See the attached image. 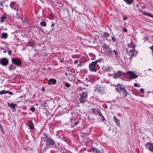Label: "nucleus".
<instances>
[{
  "instance_id": "nucleus-1",
  "label": "nucleus",
  "mask_w": 153,
  "mask_h": 153,
  "mask_svg": "<svg viewBox=\"0 0 153 153\" xmlns=\"http://www.w3.org/2000/svg\"><path fill=\"white\" fill-rule=\"evenodd\" d=\"M109 45H108L106 44H104L102 46L103 49H105L106 52L107 53V55L109 56H111L112 54V52L114 53L115 58H118V52L117 51L115 50H114L112 51L111 49L109 47Z\"/></svg>"
},
{
  "instance_id": "nucleus-2",
  "label": "nucleus",
  "mask_w": 153,
  "mask_h": 153,
  "mask_svg": "<svg viewBox=\"0 0 153 153\" xmlns=\"http://www.w3.org/2000/svg\"><path fill=\"white\" fill-rule=\"evenodd\" d=\"M116 86L117 88H115V90L119 92L120 95L123 96L124 97H126L128 95V92L123 85L119 84Z\"/></svg>"
},
{
  "instance_id": "nucleus-3",
  "label": "nucleus",
  "mask_w": 153,
  "mask_h": 153,
  "mask_svg": "<svg viewBox=\"0 0 153 153\" xmlns=\"http://www.w3.org/2000/svg\"><path fill=\"white\" fill-rule=\"evenodd\" d=\"M80 97L79 99V102L81 103H84L86 101L88 97V92L87 91H84L79 94Z\"/></svg>"
},
{
  "instance_id": "nucleus-4",
  "label": "nucleus",
  "mask_w": 153,
  "mask_h": 153,
  "mask_svg": "<svg viewBox=\"0 0 153 153\" xmlns=\"http://www.w3.org/2000/svg\"><path fill=\"white\" fill-rule=\"evenodd\" d=\"M98 62H100L99 60H97L92 62L90 63L89 68V69L90 71L94 72H96L97 71L95 69V67Z\"/></svg>"
},
{
  "instance_id": "nucleus-5",
  "label": "nucleus",
  "mask_w": 153,
  "mask_h": 153,
  "mask_svg": "<svg viewBox=\"0 0 153 153\" xmlns=\"http://www.w3.org/2000/svg\"><path fill=\"white\" fill-rule=\"evenodd\" d=\"M44 142L46 143L47 145L53 146L55 145V146H56V145L55 144V141L52 139L51 137H49L47 139L45 140Z\"/></svg>"
},
{
  "instance_id": "nucleus-6",
  "label": "nucleus",
  "mask_w": 153,
  "mask_h": 153,
  "mask_svg": "<svg viewBox=\"0 0 153 153\" xmlns=\"http://www.w3.org/2000/svg\"><path fill=\"white\" fill-rule=\"evenodd\" d=\"M12 62L17 66H19L21 63V60L19 58H13L11 59Z\"/></svg>"
},
{
  "instance_id": "nucleus-7",
  "label": "nucleus",
  "mask_w": 153,
  "mask_h": 153,
  "mask_svg": "<svg viewBox=\"0 0 153 153\" xmlns=\"http://www.w3.org/2000/svg\"><path fill=\"white\" fill-rule=\"evenodd\" d=\"M128 78L130 79H134L137 77V76L134 72L129 71L127 73Z\"/></svg>"
},
{
  "instance_id": "nucleus-8",
  "label": "nucleus",
  "mask_w": 153,
  "mask_h": 153,
  "mask_svg": "<svg viewBox=\"0 0 153 153\" xmlns=\"http://www.w3.org/2000/svg\"><path fill=\"white\" fill-rule=\"evenodd\" d=\"M146 148L153 153V143H147L145 145Z\"/></svg>"
},
{
  "instance_id": "nucleus-9",
  "label": "nucleus",
  "mask_w": 153,
  "mask_h": 153,
  "mask_svg": "<svg viewBox=\"0 0 153 153\" xmlns=\"http://www.w3.org/2000/svg\"><path fill=\"white\" fill-rule=\"evenodd\" d=\"M95 91L98 92L100 94H102L104 93L103 88L99 85H97L94 90Z\"/></svg>"
},
{
  "instance_id": "nucleus-10",
  "label": "nucleus",
  "mask_w": 153,
  "mask_h": 153,
  "mask_svg": "<svg viewBox=\"0 0 153 153\" xmlns=\"http://www.w3.org/2000/svg\"><path fill=\"white\" fill-rule=\"evenodd\" d=\"M8 63V59L5 58L1 59L0 61V64L3 66H6Z\"/></svg>"
},
{
  "instance_id": "nucleus-11",
  "label": "nucleus",
  "mask_w": 153,
  "mask_h": 153,
  "mask_svg": "<svg viewBox=\"0 0 153 153\" xmlns=\"http://www.w3.org/2000/svg\"><path fill=\"white\" fill-rule=\"evenodd\" d=\"M122 74V71H118L114 74L113 78L116 79L119 78L120 76Z\"/></svg>"
},
{
  "instance_id": "nucleus-12",
  "label": "nucleus",
  "mask_w": 153,
  "mask_h": 153,
  "mask_svg": "<svg viewBox=\"0 0 153 153\" xmlns=\"http://www.w3.org/2000/svg\"><path fill=\"white\" fill-rule=\"evenodd\" d=\"M56 82V79L53 78L50 79L48 81V84L49 85L55 84Z\"/></svg>"
},
{
  "instance_id": "nucleus-13",
  "label": "nucleus",
  "mask_w": 153,
  "mask_h": 153,
  "mask_svg": "<svg viewBox=\"0 0 153 153\" xmlns=\"http://www.w3.org/2000/svg\"><path fill=\"white\" fill-rule=\"evenodd\" d=\"M7 105L8 107H10L13 109V111H15V107L17 105L16 104L13 103H10L7 102Z\"/></svg>"
},
{
  "instance_id": "nucleus-14",
  "label": "nucleus",
  "mask_w": 153,
  "mask_h": 153,
  "mask_svg": "<svg viewBox=\"0 0 153 153\" xmlns=\"http://www.w3.org/2000/svg\"><path fill=\"white\" fill-rule=\"evenodd\" d=\"M28 124L30 129L33 130L34 129L33 123L32 121L29 120L28 121Z\"/></svg>"
},
{
  "instance_id": "nucleus-15",
  "label": "nucleus",
  "mask_w": 153,
  "mask_h": 153,
  "mask_svg": "<svg viewBox=\"0 0 153 153\" xmlns=\"http://www.w3.org/2000/svg\"><path fill=\"white\" fill-rule=\"evenodd\" d=\"M92 112L95 115H99L100 113L101 112L99 110L96 108H93L92 109Z\"/></svg>"
},
{
  "instance_id": "nucleus-16",
  "label": "nucleus",
  "mask_w": 153,
  "mask_h": 153,
  "mask_svg": "<svg viewBox=\"0 0 153 153\" xmlns=\"http://www.w3.org/2000/svg\"><path fill=\"white\" fill-rule=\"evenodd\" d=\"M91 152H93L94 153H100V151L97 149L96 148L91 147L90 149Z\"/></svg>"
},
{
  "instance_id": "nucleus-17",
  "label": "nucleus",
  "mask_w": 153,
  "mask_h": 153,
  "mask_svg": "<svg viewBox=\"0 0 153 153\" xmlns=\"http://www.w3.org/2000/svg\"><path fill=\"white\" fill-rule=\"evenodd\" d=\"M34 42L33 41H29L26 44V47H28L29 46H30L33 47V46L34 45Z\"/></svg>"
},
{
  "instance_id": "nucleus-18",
  "label": "nucleus",
  "mask_w": 153,
  "mask_h": 153,
  "mask_svg": "<svg viewBox=\"0 0 153 153\" xmlns=\"http://www.w3.org/2000/svg\"><path fill=\"white\" fill-rule=\"evenodd\" d=\"M8 36V34L6 33H3L1 35V39H6L7 38Z\"/></svg>"
},
{
  "instance_id": "nucleus-19",
  "label": "nucleus",
  "mask_w": 153,
  "mask_h": 153,
  "mask_svg": "<svg viewBox=\"0 0 153 153\" xmlns=\"http://www.w3.org/2000/svg\"><path fill=\"white\" fill-rule=\"evenodd\" d=\"M113 119L117 125L119 126L120 125V120L118 119L115 116L114 117Z\"/></svg>"
},
{
  "instance_id": "nucleus-20",
  "label": "nucleus",
  "mask_w": 153,
  "mask_h": 153,
  "mask_svg": "<svg viewBox=\"0 0 153 153\" xmlns=\"http://www.w3.org/2000/svg\"><path fill=\"white\" fill-rule=\"evenodd\" d=\"M113 68L112 67L108 66L105 68L104 70L105 72H110L111 70Z\"/></svg>"
},
{
  "instance_id": "nucleus-21",
  "label": "nucleus",
  "mask_w": 153,
  "mask_h": 153,
  "mask_svg": "<svg viewBox=\"0 0 153 153\" xmlns=\"http://www.w3.org/2000/svg\"><path fill=\"white\" fill-rule=\"evenodd\" d=\"M7 18L6 16L4 15H2L0 17L1 21L3 22H4V20Z\"/></svg>"
},
{
  "instance_id": "nucleus-22",
  "label": "nucleus",
  "mask_w": 153,
  "mask_h": 153,
  "mask_svg": "<svg viewBox=\"0 0 153 153\" xmlns=\"http://www.w3.org/2000/svg\"><path fill=\"white\" fill-rule=\"evenodd\" d=\"M128 47L132 48H135L136 45H135L132 42L128 44Z\"/></svg>"
},
{
  "instance_id": "nucleus-23",
  "label": "nucleus",
  "mask_w": 153,
  "mask_h": 153,
  "mask_svg": "<svg viewBox=\"0 0 153 153\" xmlns=\"http://www.w3.org/2000/svg\"><path fill=\"white\" fill-rule=\"evenodd\" d=\"M8 68L9 69L10 71H11L12 70H15L16 68V67L13 66L12 64H11L10 66H9Z\"/></svg>"
},
{
  "instance_id": "nucleus-24",
  "label": "nucleus",
  "mask_w": 153,
  "mask_h": 153,
  "mask_svg": "<svg viewBox=\"0 0 153 153\" xmlns=\"http://www.w3.org/2000/svg\"><path fill=\"white\" fill-rule=\"evenodd\" d=\"M127 4H131L133 1V0H123Z\"/></svg>"
},
{
  "instance_id": "nucleus-25",
  "label": "nucleus",
  "mask_w": 153,
  "mask_h": 153,
  "mask_svg": "<svg viewBox=\"0 0 153 153\" xmlns=\"http://www.w3.org/2000/svg\"><path fill=\"white\" fill-rule=\"evenodd\" d=\"M8 91L6 90H2L0 91V94L1 95L3 94H6L7 93Z\"/></svg>"
},
{
  "instance_id": "nucleus-26",
  "label": "nucleus",
  "mask_w": 153,
  "mask_h": 153,
  "mask_svg": "<svg viewBox=\"0 0 153 153\" xmlns=\"http://www.w3.org/2000/svg\"><path fill=\"white\" fill-rule=\"evenodd\" d=\"M43 134L44 136L43 138H45V139H47V138H49V137H48V135L45 132L43 133Z\"/></svg>"
},
{
  "instance_id": "nucleus-27",
  "label": "nucleus",
  "mask_w": 153,
  "mask_h": 153,
  "mask_svg": "<svg viewBox=\"0 0 153 153\" xmlns=\"http://www.w3.org/2000/svg\"><path fill=\"white\" fill-rule=\"evenodd\" d=\"M40 24L41 25L45 27L46 26V24L44 21H42L40 23Z\"/></svg>"
},
{
  "instance_id": "nucleus-28",
  "label": "nucleus",
  "mask_w": 153,
  "mask_h": 153,
  "mask_svg": "<svg viewBox=\"0 0 153 153\" xmlns=\"http://www.w3.org/2000/svg\"><path fill=\"white\" fill-rule=\"evenodd\" d=\"M99 116L101 117V119H102V120L104 121L105 120L104 117L103 116L101 112L100 113V114L99 115Z\"/></svg>"
},
{
  "instance_id": "nucleus-29",
  "label": "nucleus",
  "mask_w": 153,
  "mask_h": 153,
  "mask_svg": "<svg viewBox=\"0 0 153 153\" xmlns=\"http://www.w3.org/2000/svg\"><path fill=\"white\" fill-rule=\"evenodd\" d=\"M109 36V34L106 32H104L103 34V36L105 37H108Z\"/></svg>"
},
{
  "instance_id": "nucleus-30",
  "label": "nucleus",
  "mask_w": 153,
  "mask_h": 153,
  "mask_svg": "<svg viewBox=\"0 0 153 153\" xmlns=\"http://www.w3.org/2000/svg\"><path fill=\"white\" fill-rule=\"evenodd\" d=\"M135 56V55H134V54L133 53H132L131 54V55L130 56L129 58V59L130 62L131 61V59H132V57H134Z\"/></svg>"
},
{
  "instance_id": "nucleus-31",
  "label": "nucleus",
  "mask_w": 153,
  "mask_h": 153,
  "mask_svg": "<svg viewBox=\"0 0 153 153\" xmlns=\"http://www.w3.org/2000/svg\"><path fill=\"white\" fill-rule=\"evenodd\" d=\"M141 12L144 15H146L147 16L148 14V13H147L146 12L142 10Z\"/></svg>"
},
{
  "instance_id": "nucleus-32",
  "label": "nucleus",
  "mask_w": 153,
  "mask_h": 153,
  "mask_svg": "<svg viewBox=\"0 0 153 153\" xmlns=\"http://www.w3.org/2000/svg\"><path fill=\"white\" fill-rule=\"evenodd\" d=\"M72 57L74 58H79V56L78 55H72Z\"/></svg>"
},
{
  "instance_id": "nucleus-33",
  "label": "nucleus",
  "mask_w": 153,
  "mask_h": 153,
  "mask_svg": "<svg viewBox=\"0 0 153 153\" xmlns=\"http://www.w3.org/2000/svg\"><path fill=\"white\" fill-rule=\"evenodd\" d=\"M30 111L34 112L35 110V108L33 107H32L30 108Z\"/></svg>"
},
{
  "instance_id": "nucleus-34",
  "label": "nucleus",
  "mask_w": 153,
  "mask_h": 153,
  "mask_svg": "<svg viewBox=\"0 0 153 153\" xmlns=\"http://www.w3.org/2000/svg\"><path fill=\"white\" fill-rule=\"evenodd\" d=\"M65 85L68 88L70 86V84L68 82H66Z\"/></svg>"
},
{
  "instance_id": "nucleus-35",
  "label": "nucleus",
  "mask_w": 153,
  "mask_h": 153,
  "mask_svg": "<svg viewBox=\"0 0 153 153\" xmlns=\"http://www.w3.org/2000/svg\"><path fill=\"white\" fill-rule=\"evenodd\" d=\"M147 16H150L151 18H153V14H152L150 13H148Z\"/></svg>"
},
{
  "instance_id": "nucleus-36",
  "label": "nucleus",
  "mask_w": 153,
  "mask_h": 153,
  "mask_svg": "<svg viewBox=\"0 0 153 153\" xmlns=\"http://www.w3.org/2000/svg\"><path fill=\"white\" fill-rule=\"evenodd\" d=\"M134 86L135 87H140V86L138 85L137 83H135L134 84Z\"/></svg>"
},
{
  "instance_id": "nucleus-37",
  "label": "nucleus",
  "mask_w": 153,
  "mask_h": 153,
  "mask_svg": "<svg viewBox=\"0 0 153 153\" xmlns=\"http://www.w3.org/2000/svg\"><path fill=\"white\" fill-rule=\"evenodd\" d=\"M10 4H11L13 6H14L16 4V2L12 1L10 2Z\"/></svg>"
},
{
  "instance_id": "nucleus-38",
  "label": "nucleus",
  "mask_w": 153,
  "mask_h": 153,
  "mask_svg": "<svg viewBox=\"0 0 153 153\" xmlns=\"http://www.w3.org/2000/svg\"><path fill=\"white\" fill-rule=\"evenodd\" d=\"M149 48L151 49V50L152 52V55H153V45H152L151 47Z\"/></svg>"
},
{
  "instance_id": "nucleus-39",
  "label": "nucleus",
  "mask_w": 153,
  "mask_h": 153,
  "mask_svg": "<svg viewBox=\"0 0 153 153\" xmlns=\"http://www.w3.org/2000/svg\"><path fill=\"white\" fill-rule=\"evenodd\" d=\"M144 90L143 88L140 89V92L141 93H143L144 92Z\"/></svg>"
},
{
  "instance_id": "nucleus-40",
  "label": "nucleus",
  "mask_w": 153,
  "mask_h": 153,
  "mask_svg": "<svg viewBox=\"0 0 153 153\" xmlns=\"http://www.w3.org/2000/svg\"><path fill=\"white\" fill-rule=\"evenodd\" d=\"M111 38V39H112V41L113 42H115V41H116L115 39L112 36Z\"/></svg>"
},
{
  "instance_id": "nucleus-41",
  "label": "nucleus",
  "mask_w": 153,
  "mask_h": 153,
  "mask_svg": "<svg viewBox=\"0 0 153 153\" xmlns=\"http://www.w3.org/2000/svg\"><path fill=\"white\" fill-rule=\"evenodd\" d=\"M127 17L126 16H124L123 17V21H126L127 20Z\"/></svg>"
},
{
  "instance_id": "nucleus-42",
  "label": "nucleus",
  "mask_w": 153,
  "mask_h": 153,
  "mask_svg": "<svg viewBox=\"0 0 153 153\" xmlns=\"http://www.w3.org/2000/svg\"><path fill=\"white\" fill-rule=\"evenodd\" d=\"M135 51V48H132V49L130 50L129 51L130 52H132Z\"/></svg>"
},
{
  "instance_id": "nucleus-43",
  "label": "nucleus",
  "mask_w": 153,
  "mask_h": 153,
  "mask_svg": "<svg viewBox=\"0 0 153 153\" xmlns=\"http://www.w3.org/2000/svg\"><path fill=\"white\" fill-rule=\"evenodd\" d=\"M123 31L124 32H126L127 31V30L126 28L124 27L123 28Z\"/></svg>"
},
{
  "instance_id": "nucleus-44",
  "label": "nucleus",
  "mask_w": 153,
  "mask_h": 153,
  "mask_svg": "<svg viewBox=\"0 0 153 153\" xmlns=\"http://www.w3.org/2000/svg\"><path fill=\"white\" fill-rule=\"evenodd\" d=\"M12 51L11 50H9L8 51V53L9 55H10L11 54Z\"/></svg>"
},
{
  "instance_id": "nucleus-45",
  "label": "nucleus",
  "mask_w": 153,
  "mask_h": 153,
  "mask_svg": "<svg viewBox=\"0 0 153 153\" xmlns=\"http://www.w3.org/2000/svg\"><path fill=\"white\" fill-rule=\"evenodd\" d=\"M8 92L7 93L9 94L10 95H12L13 94V93L10 91H8Z\"/></svg>"
},
{
  "instance_id": "nucleus-46",
  "label": "nucleus",
  "mask_w": 153,
  "mask_h": 153,
  "mask_svg": "<svg viewBox=\"0 0 153 153\" xmlns=\"http://www.w3.org/2000/svg\"><path fill=\"white\" fill-rule=\"evenodd\" d=\"M79 122L78 121L76 122H75L74 123V125H76L78 124L79 123Z\"/></svg>"
},
{
  "instance_id": "nucleus-47",
  "label": "nucleus",
  "mask_w": 153,
  "mask_h": 153,
  "mask_svg": "<svg viewBox=\"0 0 153 153\" xmlns=\"http://www.w3.org/2000/svg\"><path fill=\"white\" fill-rule=\"evenodd\" d=\"M42 91L44 92L45 91V88L44 87H43L42 88Z\"/></svg>"
},
{
  "instance_id": "nucleus-48",
  "label": "nucleus",
  "mask_w": 153,
  "mask_h": 153,
  "mask_svg": "<svg viewBox=\"0 0 153 153\" xmlns=\"http://www.w3.org/2000/svg\"><path fill=\"white\" fill-rule=\"evenodd\" d=\"M78 61L77 60H75L74 62V64H76L78 62Z\"/></svg>"
},
{
  "instance_id": "nucleus-49",
  "label": "nucleus",
  "mask_w": 153,
  "mask_h": 153,
  "mask_svg": "<svg viewBox=\"0 0 153 153\" xmlns=\"http://www.w3.org/2000/svg\"><path fill=\"white\" fill-rule=\"evenodd\" d=\"M79 90L82 91V90L83 88L81 87L80 86L79 87Z\"/></svg>"
},
{
  "instance_id": "nucleus-50",
  "label": "nucleus",
  "mask_w": 153,
  "mask_h": 153,
  "mask_svg": "<svg viewBox=\"0 0 153 153\" xmlns=\"http://www.w3.org/2000/svg\"><path fill=\"white\" fill-rule=\"evenodd\" d=\"M10 7L11 8V9H13V8L14 7V6H13L11 4H10Z\"/></svg>"
},
{
  "instance_id": "nucleus-51",
  "label": "nucleus",
  "mask_w": 153,
  "mask_h": 153,
  "mask_svg": "<svg viewBox=\"0 0 153 153\" xmlns=\"http://www.w3.org/2000/svg\"><path fill=\"white\" fill-rule=\"evenodd\" d=\"M78 66H80V67H81L82 66V63H80L78 65Z\"/></svg>"
},
{
  "instance_id": "nucleus-52",
  "label": "nucleus",
  "mask_w": 153,
  "mask_h": 153,
  "mask_svg": "<svg viewBox=\"0 0 153 153\" xmlns=\"http://www.w3.org/2000/svg\"><path fill=\"white\" fill-rule=\"evenodd\" d=\"M54 26V24L53 23H52L51 25V27H53Z\"/></svg>"
},
{
  "instance_id": "nucleus-53",
  "label": "nucleus",
  "mask_w": 153,
  "mask_h": 153,
  "mask_svg": "<svg viewBox=\"0 0 153 153\" xmlns=\"http://www.w3.org/2000/svg\"><path fill=\"white\" fill-rule=\"evenodd\" d=\"M125 50L127 52V53H128V49L127 48H126V49H125Z\"/></svg>"
},
{
  "instance_id": "nucleus-54",
  "label": "nucleus",
  "mask_w": 153,
  "mask_h": 153,
  "mask_svg": "<svg viewBox=\"0 0 153 153\" xmlns=\"http://www.w3.org/2000/svg\"><path fill=\"white\" fill-rule=\"evenodd\" d=\"M2 126L1 124H0V128L2 129Z\"/></svg>"
},
{
  "instance_id": "nucleus-55",
  "label": "nucleus",
  "mask_w": 153,
  "mask_h": 153,
  "mask_svg": "<svg viewBox=\"0 0 153 153\" xmlns=\"http://www.w3.org/2000/svg\"><path fill=\"white\" fill-rule=\"evenodd\" d=\"M0 5L1 6H2V7L3 6V5L2 3V2H0Z\"/></svg>"
},
{
  "instance_id": "nucleus-56",
  "label": "nucleus",
  "mask_w": 153,
  "mask_h": 153,
  "mask_svg": "<svg viewBox=\"0 0 153 153\" xmlns=\"http://www.w3.org/2000/svg\"><path fill=\"white\" fill-rule=\"evenodd\" d=\"M4 53H6V50H4L3 51Z\"/></svg>"
},
{
  "instance_id": "nucleus-57",
  "label": "nucleus",
  "mask_w": 153,
  "mask_h": 153,
  "mask_svg": "<svg viewBox=\"0 0 153 153\" xmlns=\"http://www.w3.org/2000/svg\"><path fill=\"white\" fill-rule=\"evenodd\" d=\"M13 9L14 10H16V9L15 8H13Z\"/></svg>"
},
{
  "instance_id": "nucleus-58",
  "label": "nucleus",
  "mask_w": 153,
  "mask_h": 153,
  "mask_svg": "<svg viewBox=\"0 0 153 153\" xmlns=\"http://www.w3.org/2000/svg\"><path fill=\"white\" fill-rule=\"evenodd\" d=\"M81 134H85V133H83V132H81Z\"/></svg>"
},
{
  "instance_id": "nucleus-59",
  "label": "nucleus",
  "mask_w": 153,
  "mask_h": 153,
  "mask_svg": "<svg viewBox=\"0 0 153 153\" xmlns=\"http://www.w3.org/2000/svg\"><path fill=\"white\" fill-rule=\"evenodd\" d=\"M149 71H151V70H151V69H150V68H149Z\"/></svg>"
},
{
  "instance_id": "nucleus-60",
  "label": "nucleus",
  "mask_w": 153,
  "mask_h": 153,
  "mask_svg": "<svg viewBox=\"0 0 153 153\" xmlns=\"http://www.w3.org/2000/svg\"><path fill=\"white\" fill-rule=\"evenodd\" d=\"M65 75H67V73H65Z\"/></svg>"
},
{
  "instance_id": "nucleus-61",
  "label": "nucleus",
  "mask_w": 153,
  "mask_h": 153,
  "mask_svg": "<svg viewBox=\"0 0 153 153\" xmlns=\"http://www.w3.org/2000/svg\"><path fill=\"white\" fill-rule=\"evenodd\" d=\"M54 30V29H53H53H52L51 30Z\"/></svg>"
},
{
  "instance_id": "nucleus-62",
  "label": "nucleus",
  "mask_w": 153,
  "mask_h": 153,
  "mask_svg": "<svg viewBox=\"0 0 153 153\" xmlns=\"http://www.w3.org/2000/svg\"><path fill=\"white\" fill-rule=\"evenodd\" d=\"M144 7H143V8H144Z\"/></svg>"
},
{
  "instance_id": "nucleus-63",
  "label": "nucleus",
  "mask_w": 153,
  "mask_h": 153,
  "mask_svg": "<svg viewBox=\"0 0 153 153\" xmlns=\"http://www.w3.org/2000/svg\"><path fill=\"white\" fill-rule=\"evenodd\" d=\"M72 120V118H71V121Z\"/></svg>"
}]
</instances>
